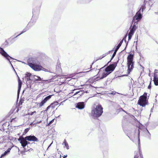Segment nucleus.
<instances>
[{
    "label": "nucleus",
    "mask_w": 158,
    "mask_h": 158,
    "mask_svg": "<svg viewBox=\"0 0 158 158\" xmlns=\"http://www.w3.org/2000/svg\"><path fill=\"white\" fill-rule=\"evenodd\" d=\"M28 65L34 70L40 71L42 69V66L39 64V62L35 58H29L27 60Z\"/></svg>",
    "instance_id": "obj_1"
},
{
    "label": "nucleus",
    "mask_w": 158,
    "mask_h": 158,
    "mask_svg": "<svg viewBox=\"0 0 158 158\" xmlns=\"http://www.w3.org/2000/svg\"><path fill=\"white\" fill-rule=\"evenodd\" d=\"M103 108L102 106L98 104L94 106L92 109L91 114L93 118L100 117L103 113Z\"/></svg>",
    "instance_id": "obj_2"
},
{
    "label": "nucleus",
    "mask_w": 158,
    "mask_h": 158,
    "mask_svg": "<svg viewBox=\"0 0 158 158\" xmlns=\"http://www.w3.org/2000/svg\"><path fill=\"white\" fill-rule=\"evenodd\" d=\"M117 63L114 62L113 64H110L106 67L105 69V71L106 73H103L102 76L100 77V79H102L106 77L107 75L109 74L117 66Z\"/></svg>",
    "instance_id": "obj_3"
},
{
    "label": "nucleus",
    "mask_w": 158,
    "mask_h": 158,
    "mask_svg": "<svg viewBox=\"0 0 158 158\" xmlns=\"http://www.w3.org/2000/svg\"><path fill=\"white\" fill-rule=\"evenodd\" d=\"M134 55L130 54L127 57V72L129 73L134 68V62L133 61Z\"/></svg>",
    "instance_id": "obj_4"
},
{
    "label": "nucleus",
    "mask_w": 158,
    "mask_h": 158,
    "mask_svg": "<svg viewBox=\"0 0 158 158\" xmlns=\"http://www.w3.org/2000/svg\"><path fill=\"white\" fill-rule=\"evenodd\" d=\"M147 95V93H144L143 95L141 96L138 101V104L142 107H144L146 105L148 104Z\"/></svg>",
    "instance_id": "obj_5"
},
{
    "label": "nucleus",
    "mask_w": 158,
    "mask_h": 158,
    "mask_svg": "<svg viewBox=\"0 0 158 158\" xmlns=\"http://www.w3.org/2000/svg\"><path fill=\"white\" fill-rule=\"evenodd\" d=\"M31 73H29L27 72L25 74L24 77L26 80L27 81V88H31Z\"/></svg>",
    "instance_id": "obj_6"
},
{
    "label": "nucleus",
    "mask_w": 158,
    "mask_h": 158,
    "mask_svg": "<svg viewBox=\"0 0 158 158\" xmlns=\"http://www.w3.org/2000/svg\"><path fill=\"white\" fill-rule=\"evenodd\" d=\"M3 52L2 53V55L6 58V59L7 60L9 63L10 64H11V61L10 60V59H12L14 60H16V59L13 58L10 56L4 50H2Z\"/></svg>",
    "instance_id": "obj_7"
},
{
    "label": "nucleus",
    "mask_w": 158,
    "mask_h": 158,
    "mask_svg": "<svg viewBox=\"0 0 158 158\" xmlns=\"http://www.w3.org/2000/svg\"><path fill=\"white\" fill-rule=\"evenodd\" d=\"M25 137V139L27 141L34 142H38V139L34 135L27 136Z\"/></svg>",
    "instance_id": "obj_8"
},
{
    "label": "nucleus",
    "mask_w": 158,
    "mask_h": 158,
    "mask_svg": "<svg viewBox=\"0 0 158 158\" xmlns=\"http://www.w3.org/2000/svg\"><path fill=\"white\" fill-rule=\"evenodd\" d=\"M142 18V15L141 14L140 9L136 13L135 15L133 18V20H136L137 21H139Z\"/></svg>",
    "instance_id": "obj_9"
},
{
    "label": "nucleus",
    "mask_w": 158,
    "mask_h": 158,
    "mask_svg": "<svg viewBox=\"0 0 158 158\" xmlns=\"http://www.w3.org/2000/svg\"><path fill=\"white\" fill-rule=\"evenodd\" d=\"M52 95H49L48 96L46 97L44 100H43L39 104V106L41 107L43 105L50 99Z\"/></svg>",
    "instance_id": "obj_10"
},
{
    "label": "nucleus",
    "mask_w": 158,
    "mask_h": 158,
    "mask_svg": "<svg viewBox=\"0 0 158 158\" xmlns=\"http://www.w3.org/2000/svg\"><path fill=\"white\" fill-rule=\"evenodd\" d=\"M85 105L83 102H80L77 104L76 107L79 109H82L84 108Z\"/></svg>",
    "instance_id": "obj_11"
},
{
    "label": "nucleus",
    "mask_w": 158,
    "mask_h": 158,
    "mask_svg": "<svg viewBox=\"0 0 158 158\" xmlns=\"http://www.w3.org/2000/svg\"><path fill=\"white\" fill-rule=\"evenodd\" d=\"M153 81L155 85H158V76L155 74H154V75Z\"/></svg>",
    "instance_id": "obj_12"
},
{
    "label": "nucleus",
    "mask_w": 158,
    "mask_h": 158,
    "mask_svg": "<svg viewBox=\"0 0 158 158\" xmlns=\"http://www.w3.org/2000/svg\"><path fill=\"white\" fill-rule=\"evenodd\" d=\"M24 140H23L22 142L21 143V146L24 148L25 149V147L28 144L30 143L29 142L27 141V140L25 139V138L24 139Z\"/></svg>",
    "instance_id": "obj_13"
},
{
    "label": "nucleus",
    "mask_w": 158,
    "mask_h": 158,
    "mask_svg": "<svg viewBox=\"0 0 158 158\" xmlns=\"http://www.w3.org/2000/svg\"><path fill=\"white\" fill-rule=\"evenodd\" d=\"M120 47H119V46H118V45H117V46L116 47V48L115 49L114 52L112 55V57L111 59L108 62V64L109 62H110V61H111V60L114 58V57L115 56L117 51L119 49V48Z\"/></svg>",
    "instance_id": "obj_14"
},
{
    "label": "nucleus",
    "mask_w": 158,
    "mask_h": 158,
    "mask_svg": "<svg viewBox=\"0 0 158 158\" xmlns=\"http://www.w3.org/2000/svg\"><path fill=\"white\" fill-rule=\"evenodd\" d=\"M48 81V80H42L41 77L38 76H35V77L34 79V81Z\"/></svg>",
    "instance_id": "obj_15"
},
{
    "label": "nucleus",
    "mask_w": 158,
    "mask_h": 158,
    "mask_svg": "<svg viewBox=\"0 0 158 158\" xmlns=\"http://www.w3.org/2000/svg\"><path fill=\"white\" fill-rule=\"evenodd\" d=\"M28 30V28L27 27H26L25 28L23 29V31L21 32V33L17 35L16 37H15V38H16L18 36L20 35L21 34H23V33H24L25 32H26Z\"/></svg>",
    "instance_id": "obj_16"
},
{
    "label": "nucleus",
    "mask_w": 158,
    "mask_h": 158,
    "mask_svg": "<svg viewBox=\"0 0 158 158\" xmlns=\"http://www.w3.org/2000/svg\"><path fill=\"white\" fill-rule=\"evenodd\" d=\"M58 102H54L53 103H52L51 104V106L52 108H54L55 106H56L58 105Z\"/></svg>",
    "instance_id": "obj_17"
},
{
    "label": "nucleus",
    "mask_w": 158,
    "mask_h": 158,
    "mask_svg": "<svg viewBox=\"0 0 158 158\" xmlns=\"http://www.w3.org/2000/svg\"><path fill=\"white\" fill-rule=\"evenodd\" d=\"M63 143H64V145L65 147L67 148V149H69V146L68 145V143L66 141V140L65 139H64V142Z\"/></svg>",
    "instance_id": "obj_18"
},
{
    "label": "nucleus",
    "mask_w": 158,
    "mask_h": 158,
    "mask_svg": "<svg viewBox=\"0 0 158 158\" xmlns=\"http://www.w3.org/2000/svg\"><path fill=\"white\" fill-rule=\"evenodd\" d=\"M56 69L57 71L60 72L61 70V68L60 64H58L56 66Z\"/></svg>",
    "instance_id": "obj_19"
},
{
    "label": "nucleus",
    "mask_w": 158,
    "mask_h": 158,
    "mask_svg": "<svg viewBox=\"0 0 158 158\" xmlns=\"http://www.w3.org/2000/svg\"><path fill=\"white\" fill-rule=\"evenodd\" d=\"M137 28V26H136V24L135 23L133 25L131 29L135 31Z\"/></svg>",
    "instance_id": "obj_20"
},
{
    "label": "nucleus",
    "mask_w": 158,
    "mask_h": 158,
    "mask_svg": "<svg viewBox=\"0 0 158 158\" xmlns=\"http://www.w3.org/2000/svg\"><path fill=\"white\" fill-rule=\"evenodd\" d=\"M25 137L24 138L22 136H20L19 138L18 139V140L19 141L20 143H21L22 142L23 140L25 139Z\"/></svg>",
    "instance_id": "obj_21"
},
{
    "label": "nucleus",
    "mask_w": 158,
    "mask_h": 158,
    "mask_svg": "<svg viewBox=\"0 0 158 158\" xmlns=\"http://www.w3.org/2000/svg\"><path fill=\"white\" fill-rule=\"evenodd\" d=\"M135 31L131 30L130 29V32L129 33L128 35H133L135 32Z\"/></svg>",
    "instance_id": "obj_22"
},
{
    "label": "nucleus",
    "mask_w": 158,
    "mask_h": 158,
    "mask_svg": "<svg viewBox=\"0 0 158 158\" xmlns=\"http://www.w3.org/2000/svg\"><path fill=\"white\" fill-rule=\"evenodd\" d=\"M3 45H4L5 47H6L8 45H9L10 44L8 41V40H6Z\"/></svg>",
    "instance_id": "obj_23"
},
{
    "label": "nucleus",
    "mask_w": 158,
    "mask_h": 158,
    "mask_svg": "<svg viewBox=\"0 0 158 158\" xmlns=\"http://www.w3.org/2000/svg\"><path fill=\"white\" fill-rule=\"evenodd\" d=\"M35 75H32L31 74L30 78H31V81H34V79H35Z\"/></svg>",
    "instance_id": "obj_24"
},
{
    "label": "nucleus",
    "mask_w": 158,
    "mask_h": 158,
    "mask_svg": "<svg viewBox=\"0 0 158 158\" xmlns=\"http://www.w3.org/2000/svg\"><path fill=\"white\" fill-rule=\"evenodd\" d=\"M22 84V82L20 80L19 78V77L18 86L21 87Z\"/></svg>",
    "instance_id": "obj_25"
},
{
    "label": "nucleus",
    "mask_w": 158,
    "mask_h": 158,
    "mask_svg": "<svg viewBox=\"0 0 158 158\" xmlns=\"http://www.w3.org/2000/svg\"><path fill=\"white\" fill-rule=\"evenodd\" d=\"M21 87L18 86V91H17L18 97H19V95L20 92V91Z\"/></svg>",
    "instance_id": "obj_26"
},
{
    "label": "nucleus",
    "mask_w": 158,
    "mask_h": 158,
    "mask_svg": "<svg viewBox=\"0 0 158 158\" xmlns=\"http://www.w3.org/2000/svg\"><path fill=\"white\" fill-rule=\"evenodd\" d=\"M108 54V53H106L105 54L103 55L102 56H99L98 58V59H99V60L101 59H102V58L104 57L105 56Z\"/></svg>",
    "instance_id": "obj_27"
},
{
    "label": "nucleus",
    "mask_w": 158,
    "mask_h": 158,
    "mask_svg": "<svg viewBox=\"0 0 158 158\" xmlns=\"http://www.w3.org/2000/svg\"><path fill=\"white\" fill-rule=\"evenodd\" d=\"M11 149V148H8L7 150H6V151H5L4 152L5 153V154L6 155L7 154H8V153H9L10 150Z\"/></svg>",
    "instance_id": "obj_28"
},
{
    "label": "nucleus",
    "mask_w": 158,
    "mask_h": 158,
    "mask_svg": "<svg viewBox=\"0 0 158 158\" xmlns=\"http://www.w3.org/2000/svg\"><path fill=\"white\" fill-rule=\"evenodd\" d=\"M126 37V36L125 37L123 38V39L122 40H121L120 41V43H119V44H118V46H119V47H120L121 46V45L122 43H123V40Z\"/></svg>",
    "instance_id": "obj_29"
},
{
    "label": "nucleus",
    "mask_w": 158,
    "mask_h": 158,
    "mask_svg": "<svg viewBox=\"0 0 158 158\" xmlns=\"http://www.w3.org/2000/svg\"><path fill=\"white\" fill-rule=\"evenodd\" d=\"M29 129H30V128H27L26 129H25V130H24V134L27 133L28 131H29Z\"/></svg>",
    "instance_id": "obj_30"
},
{
    "label": "nucleus",
    "mask_w": 158,
    "mask_h": 158,
    "mask_svg": "<svg viewBox=\"0 0 158 158\" xmlns=\"http://www.w3.org/2000/svg\"><path fill=\"white\" fill-rule=\"evenodd\" d=\"M78 93H79L78 94V97H79V96H81L83 94V92L81 91H79V92H78Z\"/></svg>",
    "instance_id": "obj_31"
},
{
    "label": "nucleus",
    "mask_w": 158,
    "mask_h": 158,
    "mask_svg": "<svg viewBox=\"0 0 158 158\" xmlns=\"http://www.w3.org/2000/svg\"><path fill=\"white\" fill-rule=\"evenodd\" d=\"M145 7L144 6H142L140 9V10H141V9H142V11L143 12V10L145 9Z\"/></svg>",
    "instance_id": "obj_32"
},
{
    "label": "nucleus",
    "mask_w": 158,
    "mask_h": 158,
    "mask_svg": "<svg viewBox=\"0 0 158 158\" xmlns=\"http://www.w3.org/2000/svg\"><path fill=\"white\" fill-rule=\"evenodd\" d=\"M36 113V112L35 111H34L33 112H32L29 113V114L30 115H32Z\"/></svg>",
    "instance_id": "obj_33"
},
{
    "label": "nucleus",
    "mask_w": 158,
    "mask_h": 158,
    "mask_svg": "<svg viewBox=\"0 0 158 158\" xmlns=\"http://www.w3.org/2000/svg\"><path fill=\"white\" fill-rule=\"evenodd\" d=\"M2 50H4L3 48L1 47H0V53L1 54H2V53L3 52Z\"/></svg>",
    "instance_id": "obj_34"
},
{
    "label": "nucleus",
    "mask_w": 158,
    "mask_h": 158,
    "mask_svg": "<svg viewBox=\"0 0 158 158\" xmlns=\"http://www.w3.org/2000/svg\"><path fill=\"white\" fill-rule=\"evenodd\" d=\"M151 81L149 83V85L148 86V89H150L151 88Z\"/></svg>",
    "instance_id": "obj_35"
},
{
    "label": "nucleus",
    "mask_w": 158,
    "mask_h": 158,
    "mask_svg": "<svg viewBox=\"0 0 158 158\" xmlns=\"http://www.w3.org/2000/svg\"><path fill=\"white\" fill-rule=\"evenodd\" d=\"M132 36V35H128V40H130L131 39Z\"/></svg>",
    "instance_id": "obj_36"
},
{
    "label": "nucleus",
    "mask_w": 158,
    "mask_h": 158,
    "mask_svg": "<svg viewBox=\"0 0 158 158\" xmlns=\"http://www.w3.org/2000/svg\"><path fill=\"white\" fill-rule=\"evenodd\" d=\"M54 119H53L51 121L49 122V123H48V125H50L52 123H53V122H54Z\"/></svg>",
    "instance_id": "obj_37"
},
{
    "label": "nucleus",
    "mask_w": 158,
    "mask_h": 158,
    "mask_svg": "<svg viewBox=\"0 0 158 158\" xmlns=\"http://www.w3.org/2000/svg\"><path fill=\"white\" fill-rule=\"evenodd\" d=\"M138 136H139V137H138V141H139H139H140V139H139V129H138Z\"/></svg>",
    "instance_id": "obj_38"
},
{
    "label": "nucleus",
    "mask_w": 158,
    "mask_h": 158,
    "mask_svg": "<svg viewBox=\"0 0 158 158\" xmlns=\"http://www.w3.org/2000/svg\"><path fill=\"white\" fill-rule=\"evenodd\" d=\"M110 94L113 95H114L115 94V92L114 91H112L110 93Z\"/></svg>",
    "instance_id": "obj_39"
},
{
    "label": "nucleus",
    "mask_w": 158,
    "mask_h": 158,
    "mask_svg": "<svg viewBox=\"0 0 158 158\" xmlns=\"http://www.w3.org/2000/svg\"><path fill=\"white\" fill-rule=\"evenodd\" d=\"M41 70H44V71H48V70L47 69H44L42 67V69H41Z\"/></svg>",
    "instance_id": "obj_40"
},
{
    "label": "nucleus",
    "mask_w": 158,
    "mask_h": 158,
    "mask_svg": "<svg viewBox=\"0 0 158 158\" xmlns=\"http://www.w3.org/2000/svg\"><path fill=\"white\" fill-rule=\"evenodd\" d=\"M6 155L5 154V153L4 152L3 154H2L1 155L0 158L4 157V156H6Z\"/></svg>",
    "instance_id": "obj_41"
},
{
    "label": "nucleus",
    "mask_w": 158,
    "mask_h": 158,
    "mask_svg": "<svg viewBox=\"0 0 158 158\" xmlns=\"http://www.w3.org/2000/svg\"><path fill=\"white\" fill-rule=\"evenodd\" d=\"M138 157V154L137 153L136 154H135L134 156V158H137Z\"/></svg>",
    "instance_id": "obj_42"
},
{
    "label": "nucleus",
    "mask_w": 158,
    "mask_h": 158,
    "mask_svg": "<svg viewBox=\"0 0 158 158\" xmlns=\"http://www.w3.org/2000/svg\"><path fill=\"white\" fill-rule=\"evenodd\" d=\"M51 106V105L50 106H48L46 108V110H48L50 108Z\"/></svg>",
    "instance_id": "obj_43"
},
{
    "label": "nucleus",
    "mask_w": 158,
    "mask_h": 158,
    "mask_svg": "<svg viewBox=\"0 0 158 158\" xmlns=\"http://www.w3.org/2000/svg\"><path fill=\"white\" fill-rule=\"evenodd\" d=\"M78 92H79V91L77 92L76 93H75L74 94V95H73V96H75V95H77V94H78L79 93H78Z\"/></svg>",
    "instance_id": "obj_44"
},
{
    "label": "nucleus",
    "mask_w": 158,
    "mask_h": 158,
    "mask_svg": "<svg viewBox=\"0 0 158 158\" xmlns=\"http://www.w3.org/2000/svg\"><path fill=\"white\" fill-rule=\"evenodd\" d=\"M47 110H46H46H43V111H42L41 112V114H42V113L44 112H45V111H47Z\"/></svg>",
    "instance_id": "obj_45"
},
{
    "label": "nucleus",
    "mask_w": 158,
    "mask_h": 158,
    "mask_svg": "<svg viewBox=\"0 0 158 158\" xmlns=\"http://www.w3.org/2000/svg\"><path fill=\"white\" fill-rule=\"evenodd\" d=\"M154 106H153L152 107V108L151 109V112H153V108H154Z\"/></svg>",
    "instance_id": "obj_46"
},
{
    "label": "nucleus",
    "mask_w": 158,
    "mask_h": 158,
    "mask_svg": "<svg viewBox=\"0 0 158 158\" xmlns=\"http://www.w3.org/2000/svg\"><path fill=\"white\" fill-rule=\"evenodd\" d=\"M41 121H37L36 123H40L41 122Z\"/></svg>",
    "instance_id": "obj_47"
},
{
    "label": "nucleus",
    "mask_w": 158,
    "mask_h": 158,
    "mask_svg": "<svg viewBox=\"0 0 158 158\" xmlns=\"http://www.w3.org/2000/svg\"><path fill=\"white\" fill-rule=\"evenodd\" d=\"M89 71H87V72H80L79 73H87V72H88Z\"/></svg>",
    "instance_id": "obj_48"
},
{
    "label": "nucleus",
    "mask_w": 158,
    "mask_h": 158,
    "mask_svg": "<svg viewBox=\"0 0 158 158\" xmlns=\"http://www.w3.org/2000/svg\"><path fill=\"white\" fill-rule=\"evenodd\" d=\"M147 131L148 132V134H149V138H150V135H151V134H150V133L147 130Z\"/></svg>",
    "instance_id": "obj_49"
},
{
    "label": "nucleus",
    "mask_w": 158,
    "mask_h": 158,
    "mask_svg": "<svg viewBox=\"0 0 158 158\" xmlns=\"http://www.w3.org/2000/svg\"><path fill=\"white\" fill-rule=\"evenodd\" d=\"M67 155H64V156H63V158H65L66 157H67Z\"/></svg>",
    "instance_id": "obj_50"
},
{
    "label": "nucleus",
    "mask_w": 158,
    "mask_h": 158,
    "mask_svg": "<svg viewBox=\"0 0 158 158\" xmlns=\"http://www.w3.org/2000/svg\"><path fill=\"white\" fill-rule=\"evenodd\" d=\"M65 101V100H64V101L63 102H61V103H60V105H61V104H62V105H63V104H62V103H63V102H64Z\"/></svg>",
    "instance_id": "obj_51"
},
{
    "label": "nucleus",
    "mask_w": 158,
    "mask_h": 158,
    "mask_svg": "<svg viewBox=\"0 0 158 158\" xmlns=\"http://www.w3.org/2000/svg\"><path fill=\"white\" fill-rule=\"evenodd\" d=\"M11 66L12 67V68L13 69H14V68L13 66V65L12 64H10Z\"/></svg>",
    "instance_id": "obj_52"
},
{
    "label": "nucleus",
    "mask_w": 158,
    "mask_h": 158,
    "mask_svg": "<svg viewBox=\"0 0 158 158\" xmlns=\"http://www.w3.org/2000/svg\"><path fill=\"white\" fill-rule=\"evenodd\" d=\"M33 122L31 123V124H30V125H32V124L33 125Z\"/></svg>",
    "instance_id": "obj_53"
},
{
    "label": "nucleus",
    "mask_w": 158,
    "mask_h": 158,
    "mask_svg": "<svg viewBox=\"0 0 158 158\" xmlns=\"http://www.w3.org/2000/svg\"><path fill=\"white\" fill-rule=\"evenodd\" d=\"M13 69V70H14V71L15 72V73H16V74H17L16 72L15 71V69Z\"/></svg>",
    "instance_id": "obj_54"
},
{
    "label": "nucleus",
    "mask_w": 158,
    "mask_h": 158,
    "mask_svg": "<svg viewBox=\"0 0 158 158\" xmlns=\"http://www.w3.org/2000/svg\"><path fill=\"white\" fill-rule=\"evenodd\" d=\"M36 124H37V123H33V125H36Z\"/></svg>",
    "instance_id": "obj_55"
},
{
    "label": "nucleus",
    "mask_w": 158,
    "mask_h": 158,
    "mask_svg": "<svg viewBox=\"0 0 158 158\" xmlns=\"http://www.w3.org/2000/svg\"><path fill=\"white\" fill-rule=\"evenodd\" d=\"M52 143L49 146H48V148L50 146H51V144H52Z\"/></svg>",
    "instance_id": "obj_56"
},
{
    "label": "nucleus",
    "mask_w": 158,
    "mask_h": 158,
    "mask_svg": "<svg viewBox=\"0 0 158 158\" xmlns=\"http://www.w3.org/2000/svg\"><path fill=\"white\" fill-rule=\"evenodd\" d=\"M122 110H123V111H124V112H125V113H126V112L125 110H123L122 109Z\"/></svg>",
    "instance_id": "obj_57"
},
{
    "label": "nucleus",
    "mask_w": 158,
    "mask_h": 158,
    "mask_svg": "<svg viewBox=\"0 0 158 158\" xmlns=\"http://www.w3.org/2000/svg\"><path fill=\"white\" fill-rule=\"evenodd\" d=\"M137 39H138V35L137 36V41H136V43L137 42Z\"/></svg>",
    "instance_id": "obj_58"
},
{
    "label": "nucleus",
    "mask_w": 158,
    "mask_h": 158,
    "mask_svg": "<svg viewBox=\"0 0 158 158\" xmlns=\"http://www.w3.org/2000/svg\"><path fill=\"white\" fill-rule=\"evenodd\" d=\"M92 68V65H90V68Z\"/></svg>",
    "instance_id": "obj_59"
},
{
    "label": "nucleus",
    "mask_w": 158,
    "mask_h": 158,
    "mask_svg": "<svg viewBox=\"0 0 158 158\" xmlns=\"http://www.w3.org/2000/svg\"><path fill=\"white\" fill-rule=\"evenodd\" d=\"M141 158H143V156H142V157L141 156Z\"/></svg>",
    "instance_id": "obj_60"
},
{
    "label": "nucleus",
    "mask_w": 158,
    "mask_h": 158,
    "mask_svg": "<svg viewBox=\"0 0 158 158\" xmlns=\"http://www.w3.org/2000/svg\"><path fill=\"white\" fill-rule=\"evenodd\" d=\"M97 60H96L95 61H96Z\"/></svg>",
    "instance_id": "obj_61"
},
{
    "label": "nucleus",
    "mask_w": 158,
    "mask_h": 158,
    "mask_svg": "<svg viewBox=\"0 0 158 158\" xmlns=\"http://www.w3.org/2000/svg\"><path fill=\"white\" fill-rule=\"evenodd\" d=\"M93 63H92V65L93 64Z\"/></svg>",
    "instance_id": "obj_62"
},
{
    "label": "nucleus",
    "mask_w": 158,
    "mask_h": 158,
    "mask_svg": "<svg viewBox=\"0 0 158 158\" xmlns=\"http://www.w3.org/2000/svg\"><path fill=\"white\" fill-rule=\"evenodd\" d=\"M156 126H158V124L156 125Z\"/></svg>",
    "instance_id": "obj_63"
}]
</instances>
